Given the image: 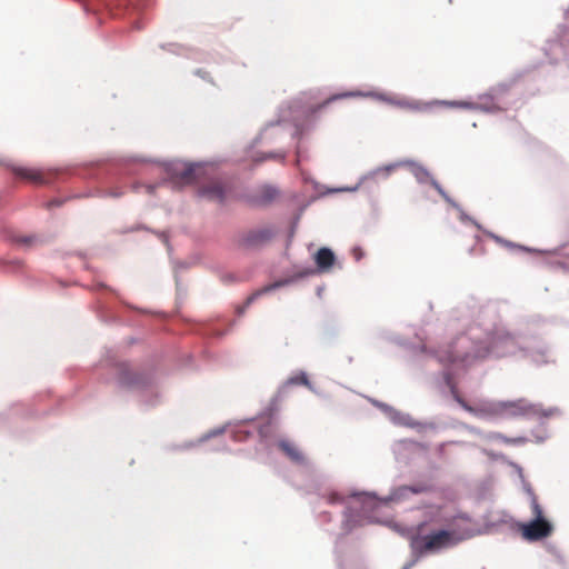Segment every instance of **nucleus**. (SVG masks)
Masks as SVG:
<instances>
[{
	"label": "nucleus",
	"mask_w": 569,
	"mask_h": 569,
	"mask_svg": "<svg viewBox=\"0 0 569 569\" xmlns=\"http://www.w3.org/2000/svg\"><path fill=\"white\" fill-rule=\"evenodd\" d=\"M457 521L470 523V517L461 515L455 518L453 527L451 529H440L431 531L430 533H417L410 538V548L412 553L417 557L438 553L441 550L451 548L459 542L469 539L476 535V530L470 527L461 528Z\"/></svg>",
	"instance_id": "obj_1"
},
{
	"label": "nucleus",
	"mask_w": 569,
	"mask_h": 569,
	"mask_svg": "<svg viewBox=\"0 0 569 569\" xmlns=\"http://www.w3.org/2000/svg\"><path fill=\"white\" fill-rule=\"evenodd\" d=\"M490 356L487 341H476L467 335L458 336L447 349L439 351V360L449 365L468 367Z\"/></svg>",
	"instance_id": "obj_2"
},
{
	"label": "nucleus",
	"mask_w": 569,
	"mask_h": 569,
	"mask_svg": "<svg viewBox=\"0 0 569 569\" xmlns=\"http://www.w3.org/2000/svg\"><path fill=\"white\" fill-rule=\"evenodd\" d=\"M365 97H372L378 100L385 101L389 104L397 106L402 109L412 110V111H427L435 104L447 106L451 108H462L467 110H473L477 108V104L470 101H433V102H422L418 100H409L405 98H398L395 96H389L386 93L370 92L363 94Z\"/></svg>",
	"instance_id": "obj_3"
},
{
	"label": "nucleus",
	"mask_w": 569,
	"mask_h": 569,
	"mask_svg": "<svg viewBox=\"0 0 569 569\" xmlns=\"http://www.w3.org/2000/svg\"><path fill=\"white\" fill-rule=\"evenodd\" d=\"M152 373L146 370H136L128 365H120L118 368V382L121 387L128 389H140L150 385Z\"/></svg>",
	"instance_id": "obj_4"
},
{
	"label": "nucleus",
	"mask_w": 569,
	"mask_h": 569,
	"mask_svg": "<svg viewBox=\"0 0 569 569\" xmlns=\"http://www.w3.org/2000/svg\"><path fill=\"white\" fill-rule=\"evenodd\" d=\"M458 402L467 411L479 416V417H503L507 415H515L518 408L515 402H496L482 406L479 409H476L465 402L462 399L457 398Z\"/></svg>",
	"instance_id": "obj_5"
},
{
	"label": "nucleus",
	"mask_w": 569,
	"mask_h": 569,
	"mask_svg": "<svg viewBox=\"0 0 569 569\" xmlns=\"http://www.w3.org/2000/svg\"><path fill=\"white\" fill-rule=\"evenodd\" d=\"M520 531L523 539L538 541L549 537L553 531V527L547 519H532L530 522L521 523Z\"/></svg>",
	"instance_id": "obj_6"
},
{
	"label": "nucleus",
	"mask_w": 569,
	"mask_h": 569,
	"mask_svg": "<svg viewBox=\"0 0 569 569\" xmlns=\"http://www.w3.org/2000/svg\"><path fill=\"white\" fill-rule=\"evenodd\" d=\"M487 346L490 350V356L505 357L515 352L517 343L515 338L506 332H497L489 337Z\"/></svg>",
	"instance_id": "obj_7"
},
{
	"label": "nucleus",
	"mask_w": 569,
	"mask_h": 569,
	"mask_svg": "<svg viewBox=\"0 0 569 569\" xmlns=\"http://www.w3.org/2000/svg\"><path fill=\"white\" fill-rule=\"evenodd\" d=\"M230 192V188L219 179H211L198 189L200 197L218 203H223L229 198Z\"/></svg>",
	"instance_id": "obj_8"
},
{
	"label": "nucleus",
	"mask_w": 569,
	"mask_h": 569,
	"mask_svg": "<svg viewBox=\"0 0 569 569\" xmlns=\"http://www.w3.org/2000/svg\"><path fill=\"white\" fill-rule=\"evenodd\" d=\"M403 166H407L411 169V172L412 174L416 177V179L420 182V183H426V182H429L430 183V179H433L431 177V174L428 172V170L412 161H401V162H397V163H392V164H388V166H385L382 168H378L376 171H375V174L376 176H381V177H388L395 169L399 168V167H403Z\"/></svg>",
	"instance_id": "obj_9"
},
{
	"label": "nucleus",
	"mask_w": 569,
	"mask_h": 569,
	"mask_svg": "<svg viewBox=\"0 0 569 569\" xmlns=\"http://www.w3.org/2000/svg\"><path fill=\"white\" fill-rule=\"evenodd\" d=\"M204 173V168L200 164H186L181 168H174L171 178L176 183L190 184L198 181Z\"/></svg>",
	"instance_id": "obj_10"
},
{
	"label": "nucleus",
	"mask_w": 569,
	"mask_h": 569,
	"mask_svg": "<svg viewBox=\"0 0 569 569\" xmlns=\"http://www.w3.org/2000/svg\"><path fill=\"white\" fill-rule=\"evenodd\" d=\"M271 237V231L267 229L250 230L240 234L237 241L242 248H252L267 242Z\"/></svg>",
	"instance_id": "obj_11"
},
{
	"label": "nucleus",
	"mask_w": 569,
	"mask_h": 569,
	"mask_svg": "<svg viewBox=\"0 0 569 569\" xmlns=\"http://www.w3.org/2000/svg\"><path fill=\"white\" fill-rule=\"evenodd\" d=\"M13 173L24 180L31 181L36 184H46L48 180L46 179L43 172L33 168L26 167H14Z\"/></svg>",
	"instance_id": "obj_12"
},
{
	"label": "nucleus",
	"mask_w": 569,
	"mask_h": 569,
	"mask_svg": "<svg viewBox=\"0 0 569 569\" xmlns=\"http://www.w3.org/2000/svg\"><path fill=\"white\" fill-rule=\"evenodd\" d=\"M335 261V253L329 248H320L315 254V262L321 272L329 271Z\"/></svg>",
	"instance_id": "obj_13"
},
{
	"label": "nucleus",
	"mask_w": 569,
	"mask_h": 569,
	"mask_svg": "<svg viewBox=\"0 0 569 569\" xmlns=\"http://www.w3.org/2000/svg\"><path fill=\"white\" fill-rule=\"evenodd\" d=\"M278 447L291 461L299 465L306 462L303 453L293 443L286 440H281L279 441Z\"/></svg>",
	"instance_id": "obj_14"
},
{
	"label": "nucleus",
	"mask_w": 569,
	"mask_h": 569,
	"mask_svg": "<svg viewBox=\"0 0 569 569\" xmlns=\"http://www.w3.org/2000/svg\"><path fill=\"white\" fill-rule=\"evenodd\" d=\"M287 283H289V280L277 281V282H274V283L268 284V286H266V287L261 288L260 290H258V291L253 292L251 296H249V297L247 298V301H246V303H244L243 308L240 310V312H243L244 308H247L248 306H250V305H251V303H252V302H253L258 297H260L261 295L267 293V292H270V291H272V290H274V289H277V288H279V287H281V286H284V284H287Z\"/></svg>",
	"instance_id": "obj_15"
},
{
	"label": "nucleus",
	"mask_w": 569,
	"mask_h": 569,
	"mask_svg": "<svg viewBox=\"0 0 569 569\" xmlns=\"http://www.w3.org/2000/svg\"><path fill=\"white\" fill-rule=\"evenodd\" d=\"M278 196V190L274 187L271 186H264L260 189L256 201L259 204H268L272 202Z\"/></svg>",
	"instance_id": "obj_16"
},
{
	"label": "nucleus",
	"mask_w": 569,
	"mask_h": 569,
	"mask_svg": "<svg viewBox=\"0 0 569 569\" xmlns=\"http://www.w3.org/2000/svg\"><path fill=\"white\" fill-rule=\"evenodd\" d=\"M490 439L499 440L507 445L523 443L526 441L525 438H520V437L519 438H508L498 432L490 435Z\"/></svg>",
	"instance_id": "obj_17"
},
{
	"label": "nucleus",
	"mask_w": 569,
	"mask_h": 569,
	"mask_svg": "<svg viewBox=\"0 0 569 569\" xmlns=\"http://www.w3.org/2000/svg\"><path fill=\"white\" fill-rule=\"evenodd\" d=\"M531 512H532L533 519H545L542 508L539 505L536 496H532V498H531Z\"/></svg>",
	"instance_id": "obj_18"
},
{
	"label": "nucleus",
	"mask_w": 569,
	"mask_h": 569,
	"mask_svg": "<svg viewBox=\"0 0 569 569\" xmlns=\"http://www.w3.org/2000/svg\"><path fill=\"white\" fill-rule=\"evenodd\" d=\"M402 491H409L411 493H415V495H418V493H422V492H427L430 490L429 486L428 485H425V483H418V485H415V486H405L401 488Z\"/></svg>",
	"instance_id": "obj_19"
},
{
	"label": "nucleus",
	"mask_w": 569,
	"mask_h": 569,
	"mask_svg": "<svg viewBox=\"0 0 569 569\" xmlns=\"http://www.w3.org/2000/svg\"><path fill=\"white\" fill-rule=\"evenodd\" d=\"M289 385H308V378L305 373L292 377L288 380Z\"/></svg>",
	"instance_id": "obj_20"
},
{
	"label": "nucleus",
	"mask_w": 569,
	"mask_h": 569,
	"mask_svg": "<svg viewBox=\"0 0 569 569\" xmlns=\"http://www.w3.org/2000/svg\"><path fill=\"white\" fill-rule=\"evenodd\" d=\"M430 184L437 190V192L446 200V201H450L447 192L442 189V187L435 180V179H430Z\"/></svg>",
	"instance_id": "obj_21"
},
{
	"label": "nucleus",
	"mask_w": 569,
	"mask_h": 569,
	"mask_svg": "<svg viewBox=\"0 0 569 569\" xmlns=\"http://www.w3.org/2000/svg\"><path fill=\"white\" fill-rule=\"evenodd\" d=\"M36 237L33 236H30V237H19L17 238V243L19 244H23V246H31L32 243L36 242Z\"/></svg>",
	"instance_id": "obj_22"
},
{
	"label": "nucleus",
	"mask_w": 569,
	"mask_h": 569,
	"mask_svg": "<svg viewBox=\"0 0 569 569\" xmlns=\"http://www.w3.org/2000/svg\"><path fill=\"white\" fill-rule=\"evenodd\" d=\"M356 96H360V93L348 92V93H343V94H340V96H335L331 99H328L323 104H328L331 100H335L337 98L356 97Z\"/></svg>",
	"instance_id": "obj_23"
},
{
	"label": "nucleus",
	"mask_w": 569,
	"mask_h": 569,
	"mask_svg": "<svg viewBox=\"0 0 569 569\" xmlns=\"http://www.w3.org/2000/svg\"><path fill=\"white\" fill-rule=\"evenodd\" d=\"M61 204V201L60 200H52L50 202L47 203V208H51L53 206H60Z\"/></svg>",
	"instance_id": "obj_24"
}]
</instances>
